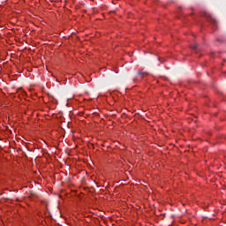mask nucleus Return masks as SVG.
Instances as JSON below:
<instances>
[{
	"instance_id": "obj_1",
	"label": "nucleus",
	"mask_w": 226,
	"mask_h": 226,
	"mask_svg": "<svg viewBox=\"0 0 226 226\" xmlns=\"http://www.w3.org/2000/svg\"><path fill=\"white\" fill-rule=\"evenodd\" d=\"M204 16L208 19V22H211L212 24H216V19H215V18H213V16L208 12H205Z\"/></svg>"
},
{
	"instance_id": "obj_2",
	"label": "nucleus",
	"mask_w": 226,
	"mask_h": 226,
	"mask_svg": "<svg viewBox=\"0 0 226 226\" xmlns=\"http://www.w3.org/2000/svg\"><path fill=\"white\" fill-rule=\"evenodd\" d=\"M136 75H140L141 79H144V77L149 75V73H147L146 72L139 71V72H136Z\"/></svg>"
},
{
	"instance_id": "obj_3",
	"label": "nucleus",
	"mask_w": 226,
	"mask_h": 226,
	"mask_svg": "<svg viewBox=\"0 0 226 226\" xmlns=\"http://www.w3.org/2000/svg\"><path fill=\"white\" fill-rule=\"evenodd\" d=\"M192 50H199V44H193V45L192 46Z\"/></svg>"
},
{
	"instance_id": "obj_4",
	"label": "nucleus",
	"mask_w": 226,
	"mask_h": 226,
	"mask_svg": "<svg viewBox=\"0 0 226 226\" xmlns=\"http://www.w3.org/2000/svg\"><path fill=\"white\" fill-rule=\"evenodd\" d=\"M133 82H137V76H134V78L132 79Z\"/></svg>"
},
{
	"instance_id": "obj_5",
	"label": "nucleus",
	"mask_w": 226,
	"mask_h": 226,
	"mask_svg": "<svg viewBox=\"0 0 226 226\" xmlns=\"http://www.w3.org/2000/svg\"><path fill=\"white\" fill-rule=\"evenodd\" d=\"M216 41H221L220 39H216Z\"/></svg>"
}]
</instances>
